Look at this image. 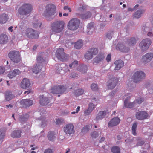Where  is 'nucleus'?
<instances>
[{
    "label": "nucleus",
    "mask_w": 153,
    "mask_h": 153,
    "mask_svg": "<svg viewBox=\"0 0 153 153\" xmlns=\"http://www.w3.org/2000/svg\"><path fill=\"white\" fill-rule=\"evenodd\" d=\"M131 96V94L129 93H127L123 97V98L125 99L124 102V105L126 108H131L133 107L136 106L137 104H141L143 101V99L140 98L136 99L135 101L132 102H129V100Z\"/></svg>",
    "instance_id": "1"
},
{
    "label": "nucleus",
    "mask_w": 153,
    "mask_h": 153,
    "mask_svg": "<svg viewBox=\"0 0 153 153\" xmlns=\"http://www.w3.org/2000/svg\"><path fill=\"white\" fill-rule=\"evenodd\" d=\"M44 60L41 56H38L37 58V61L38 63V64L35 65L33 68L29 67H26L25 68V70L26 71L28 72L29 73L31 72L32 71L36 74L38 73L41 71L42 68V65L40 64V63L43 62Z\"/></svg>",
    "instance_id": "2"
},
{
    "label": "nucleus",
    "mask_w": 153,
    "mask_h": 153,
    "mask_svg": "<svg viewBox=\"0 0 153 153\" xmlns=\"http://www.w3.org/2000/svg\"><path fill=\"white\" fill-rule=\"evenodd\" d=\"M142 30L144 34L146 33L147 35L150 37L153 36V20L150 22H147L143 24Z\"/></svg>",
    "instance_id": "3"
},
{
    "label": "nucleus",
    "mask_w": 153,
    "mask_h": 153,
    "mask_svg": "<svg viewBox=\"0 0 153 153\" xmlns=\"http://www.w3.org/2000/svg\"><path fill=\"white\" fill-rule=\"evenodd\" d=\"M64 25L65 23L63 21H56L52 24L51 30L54 33H60L63 30Z\"/></svg>",
    "instance_id": "4"
},
{
    "label": "nucleus",
    "mask_w": 153,
    "mask_h": 153,
    "mask_svg": "<svg viewBox=\"0 0 153 153\" xmlns=\"http://www.w3.org/2000/svg\"><path fill=\"white\" fill-rule=\"evenodd\" d=\"M32 10V6L30 4L24 3L22 5L18 10L20 15H27L30 14Z\"/></svg>",
    "instance_id": "5"
},
{
    "label": "nucleus",
    "mask_w": 153,
    "mask_h": 153,
    "mask_svg": "<svg viewBox=\"0 0 153 153\" xmlns=\"http://www.w3.org/2000/svg\"><path fill=\"white\" fill-rule=\"evenodd\" d=\"M80 22V21L78 19L76 18H72L69 21L67 27L71 30H75L79 27Z\"/></svg>",
    "instance_id": "6"
},
{
    "label": "nucleus",
    "mask_w": 153,
    "mask_h": 153,
    "mask_svg": "<svg viewBox=\"0 0 153 153\" xmlns=\"http://www.w3.org/2000/svg\"><path fill=\"white\" fill-rule=\"evenodd\" d=\"M55 6L52 4H49L46 5L43 16L48 20H50L49 16L53 15L55 11Z\"/></svg>",
    "instance_id": "7"
},
{
    "label": "nucleus",
    "mask_w": 153,
    "mask_h": 153,
    "mask_svg": "<svg viewBox=\"0 0 153 153\" xmlns=\"http://www.w3.org/2000/svg\"><path fill=\"white\" fill-rule=\"evenodd\" d=\"M8 56L10 59L15 63H18L21 60L19 52L16 51H10L8 54Z\"/></svg>",
    "instance_id": "8"
},
{
    "label": "nucleus",
    "mask_w": 153,
    "mask_h": 153,
    "mask_svg": "<svg viewBox=\"0 0 153 153\" xmlns=\"http://www.w3.org/2000/svg\"><path fill=\"white\" fill-rule=\"evenodd\" d=\"M151 44L150 39L146 38L143 39L140 43L139 47L143 51H145L148 49Z\"/></svg>",
    "instance_id": "9"
},
{
    "label": "nucleus",
    "mask_w": 153,
    "mask_h": 153,
    "mask_svg": "<svg viewBox=\"0 0 153 153\" xmlns=\"http://www.w3.org/2000/svg\"><path fill=\"white\" fill-rule=\"evenodd\" d=\"M25 34L27 37L29 38L36 39L39 37L38 32L31 28H28L25 31Z\"/></svg>",
    "instance_id": "10"
},
{
    "label": "nucleus",
    "mask_w": 153,
    "mask_h": 153,
    "mask_svg": "<svg viewBox=\"0 0 153 153\" xmlns=\"http://www.w3.org/2000/svg\"><path fill=\"white\" fill-rule=\"evenodd\" d=\"M145 74L142 71H139L135 72L132 76V79L135 82H138L143 79Z\"/></svg>",
    "instance_id": "11"
},
{
    "label": "nucleus",
    "mask_w": 153,
    "mask_h": 153,
    "mask_svg": "<svg viewBox=\"0 0 153 153\" xmlns=\"http://www.w3.org/2000/svg\"><path fill=\"white\" fill-rule=\"evenodd\" d=\"M152 112L153 111H152L150 114H148L145 111H138L136 114V117L137 119L139 120L149 119Z\"/></svg>",
    "instance_id": "12"
},
{
    "label": "nucleus",
    "mask_w": 153,
    "mask_h": 153,
    "mask_svg": "<svg viewBox=\"0 0 153 153\" xmlns=\"http://www.w3.org/2000/svg\"><path fill=\"white\" fill-rule=\"evenodd\" d=\"M64 50L63 48H59L57 50L56 53V56L58 59L63 61L66 60L68 56L64 53Z\"/></svg>",
    "instance_id": "13"
},
{
    "label": "nucleus",
    "mask_w": 153,
    "mask_h": 153,
    "mask_svg": "<svg viewBox=\"0 0 153 153\" xmlns=\"http://www.w3.org/2000/svg\"><path fill=\"white\" fill-rule=\"evenodd\" d=\"M98 52V50L96 48H92L87 51L85 54V58L88 60L91 59L94 55L97 54Z\"/></svg>",
    "instance_id": "14"
},
{
    "label": "nucleus",
    "mask_w": 153,
    "mask_h": 153,
    "mask_svg": "<svg viewBox=\"0 0 153 153\" xmlns=\"http://www.w3.org/2000/svg\"><path fill=\"white\" fill-rule=\"evenodd\" d=\"M63 130L66 134H71L74 132V125L72 123L67 124L64 126Z\"/></svg>",
    "instance_id": "15"
},
{
    "label": "nucleus",
    "mask_w": 153,
    "mask_h": 153,
    "mask_svg": "<svg viewBox=\"0 0 153 153\" xmlns=\"http://www.w3.org/2000/svg\"><path fill=\"white\" fill-rule=\"evenodd\" d=\"M65 87L62 85H60L54 87L51 89V92L55 94H61L65 90Z\"/></svg>",
    "instance_id": "16"
},
{
    "label": "nucleus",
    "mask_w": 153,
    "mask_h": 153,
    "mask_svg": "<svg viewBox=\"0 0 153 153\" xmlns=\"http://www.w3.org/2000/svg\"><path fill=\"white\" fill-rule=\"evenodd\" d=\"M127 45H128L126 43H119L116 46V49L119 50L123 53H127L130 50L129 48L126 46Z\"/></svg>",
    "instance_id": "17"
},
{
    "label": "nucleus",
    "mask_w": 153,
    "mask_h": 153,
    "mask_svg": "<svg viewBox=\"0 0 153 153\" xmlns=\"http://www.w3.org/2000/svg\"><path fill=\"white\" fill-rule=\"evenodd\" d=\"M21 71L18 69H15L9 71L7 74V76L10 79L14 78L17 75H20Z\"/></svg>",
    "instance_id": "18"
},
{
    "label": "nucleus",
    "mask_w": 153,
    "mask_h": 153,
    "mask_svg": "<svg viewBox=\"0 0 153 153\" xmlns=\"http://www.w3.org/2000/svg\"><path fill=\"white\" fill-rule=\"evenodd\" d=\"M118 80L117 78L113 77L109 79L108 82V88L109 89L113 88L116 85Z\"/></svg>",
    "instance_id": "19"
},
{
    "label": "nucleus",
    "mask_w": 153,
    "mask_h": 153,
    "mask_svg": "<svg viewBox=\"0 0 153 153\" xmlns=\"http://www.w3.org/2000/svg\"><path fill=\"white\" fill-rule=\"evenodd\" d=\"M153 58V53H148L143 56L142 57V61L145 64H146L150 62Z\"/></svg>",
    "instance_id": "20"
},
{
    "label": "nucleus",
    "mask_w": 153,
    "mask_h": 153,
    "mask_svg": "<svg viewBox=\"0 0 153 153\" xmlns=\"http://www.w3.org/2000/svg\"><path fill=\"white\" fill-rule=\"evenodd\" d=\"M120 120L118 117H115L111 119L108 122V125L109 127H113L116 126L119 124Z\"/></svg>",
    "instance_id": "21"
},
{
    "label": "nucleus",
    "mask_w": 153,
    "mask_h": 153,
    "mask_svg": "<svg viewBox=\"0 0 153 153\" xmlns=\"http://www.w3.org/2000/svg\"><path fill=\"white\" fill-rule=\"evenodd\" d=\"M30 85L29 80L27 78H24L21 83V87L23 89H25L29 88Z\"/></svg>",
    "instance_id": "22"
},
{
    "label": "nucleus",
    "mask_w": 153,
    "mask_h": 153,
    "mask_svg": "<svg viewBox=\"0 0 153 153\" xmlns=\"http://www.w3.org/2000/svg\"><path fill=\"white\" fill-rule=\"evenodd\" d=\"M104 53H100L94 59L93 63H98L102 60L105 58Z\"/></svg>",
    "instance_id": "23"
},
{
    "label": "nucleus",
    "mask_w": 153,
    "mask_h": 153,
    "mask_svg": "<svg viewBox=\"0 0 153 153\" xmlns=\"http://www.w3.org/2000/svg\"><path fill=\"white\" fill-rule=\"evenodd\" d=\"M21 103L23 107H27L31 105L33 103V102L30 99H24L21 101Z\"/></svg>",
    "instance_id": "24"
},
{
    "label": "nucleus",
    "mask_w": 153,
    "mask_h": 153,
    "mask_svg": "<svg viewBox=\"0 0 153 153\" xmlns=\"http://www.w3.org/2000/svg\"><path fill=\"white\" fill-rule=\"evenodd\" d=\"M145 11V10L144 9H140L137 10L134 12L132 15V17L133 18L136 19H139L142 16V15L143 13Z\"/></svg>",
    "instance_id": "25"
},
{
    "label": "nucleus",
    "mask_w": 153,
    "mask_h": 153,
    "mask_svg": "<svg viewBox=\"0 0 153 153\" xmlns=\"http://www.w3.org/2000/svg\"><path fill=\"white\" fill-rule=\"evenodd\" d=\"M114 64L115 66L114 70H119L124 66V62L121 60L116 61Z\"/></svg>",
    "instance_id": "26"
},
{
    "label": "nucleus",
    "mask_w": 153,
    "mask_h": 153,
    "mask_svg": "<svg viewBox=\"0 0 153 153\" xmlns=\"http://www.w3.org/2000/svg\"><path fill=\"white\" fill-rule=\"evenodd\" d=\"M39 98V102L41 105H46L49 102L47 97H44L43 95H42L40 96Z\"/></svg>",
    "instance_id": "27"
},
{
    "label": "nucleus",
    "mask_w": 153,
    "mask_h": 153,
    "mask_svg": "<svg viewBox=\"0 0 153 153\" xmlns=\"http://www.w3.org/2000/svg\"><path fill=\"white\" fill-rule=\"evenodd\" d=\"M9 17L8 15L3 13L0 15V24H3L6 22L8 20Z\"/></svg>",
    "instance_id": "28"
},
{
    "label": "nucleus",
    "mask_w": 153,
    "mask_h": 153,
    "mask_svg": "<svg viewBox=\"0 0 153 153\" xmlns=\"http://www.w3.org/2000/svg\"><path fill=\"white\" fill-rule=\"evenodd\" d=\"M14 97V95L12 94L11 91H8L5 92V99L7 101H10Z\"/></svg>",
    "instance_id": "29"
},
{
    "label": "nucleus",
    "mask_w": 153,
    "mask_h": 153,
    "mask_svg": "<svg viewBox=\"0 0 153 153\" xmlns=\"http://www.w3.org/2000/svg\"><path fill=\"white\" fill-rule=\"evenodd\" d=\"M94 23L91 22L88 24L87 26V33L88 34H91L92 33L94 30Z\"/></svg>",
    "instance_id": "30"
},
{
    "label": "nucleus",
    "mask_w": 153,
    "mask_h": 153,
    "mask_svg": "<svg viewBox=\"0 0 153 153\" xmlns=\"http://www.w3.org/2000/svg\"><path fill=\"white\" fill-rule=\"evenodd\" d=\"M8 40L7 36L5 34H2L0 36V44H4L7 43Z\"/></svg>",
    "instance_id": "31"
},
{
    "label": "nucleus",
    "mask_w": 153,
    "mask_h": 153,
    "mask_svg": "<svg viewBox=\"0 0 153 153\" xmlns=\"http://www.w3.org/2000/svg\"><path fill=\"white\" fill-rule=\"evenodd\" d=\"M106 114L105 111H100L97 114L96 117V120L98 121L104 118Z\"/></svg>",
    "instance_id": "32"
},
{
    "label": "nucleus",
    "mask_w": 153,
    "mask_h": 153,
    "mask_svg": "<svg viewBox=\"0 0 153 153\" xmlns=\"http://www.w3.org/2000/svg\"><path fill=\"white\" fill-rule=\"evenodd\" d=\"M21 132L19 130H16L13 132L11 134V137L13 138H19L21 136Z\"/></svg>",
    "instance_id": "33"
},
{
    "label": "nucleus",
    "mask_w": 153,
    "mask_h": 153,
    "mask_svg": "<svg viewBox=\"0 0 153 153\" xmlns=\"http://www.w3.org/2000/svg\"><path fill=\"white\" fill-rule=\"evenodd\" d=\"M83 44L82 40H79L75 43L74 47L76 49H80L83 46Z\"/></svg>",
    "instance_id": "34"
},
{
    "label": "nucleus",
    "mask_w": 153,
    "mask_h": 153,
    "mask_svg": "<svg viewBox=\"0 0 153 153\" xmlns=\"http://www.w3.org/2000/svg\"><path fill=\"white\" fill-rule=\"evenodd\" d=\"M136 39L134 38L128 39L127 40V44L129 46H131L135 45L136 43Z\"/></svg>",
    "instance_id": "35"
},
{
    "label": "nucleus",
    "mask_w": 153,
    "mask_h": 153,
    "mask_svg": "<svg viewBox=\"0 0 153 153\" xmlns=\"http://www.w3.org/2000/svg\"><path fill=\"white\" fill-rule=\"evenodd\" d=\"M87 69V66L85 65H82L78 67V70L80 72L84 73H85Z\"/></svg>",
    "instance_id": "36"
},
{
    "label": "nucleus",
    "mask_w": 153,
    "mask_h": 153,
    "mask_svg": "<svg viewBox=\"0 0 153 153\" xmlns=\"http://www.w3.org/2000/svg\"><path fill=\"white\" fill-rule=\"evenodd\" d=\"M55 134L53 132L51 131L48 132V137L50 140L53 141L56 139Z\"/></svg>",
    "instance_id": "37"
},
{
    "label": "nucleus",
    "mask_w": 153,
    "mask_h": 153,
    "mask_svg": "<svg viewBox=\"0 0 153 153\" xmlns=\"http://www.w3.org/2000/svg\"><path fill=\"white\" fill-rule=\"evenodd\" d=\"M42 23L38 19H36L33 22V27L36 28L40 27Z\"/></svg>",
    "instance_id": "38"
},
{
    "label": "nucleus",
    "mask_w": 153,
    "mask_h": 153,
    "mask_svg": "<svg viewBox=\"0 0 153 153\" xmlns=\"http://www.w3.org/2000/svg\"><path fill=\"white\" fill-rule=\"evenodd\" d=\"M137 123L136 122L134 123L132 126V134L134 135H135L136 134V129L137 128Z\"/></svg>",
    "instance_id": "39"
},
{
    "label": "nucleus",
    "mask_w": 153,
    "mask_h": 153,
    "mask_svg": "<svg viewBox=\"0 0 153 153\" xmlns=\"http://www.w3.org/2000/svg\"><path fill=\"white\" fill-rule=\"evenodd\" d=\"M91 13L89 12H88L84 14H82L81 16V17L82 18L85 19L89 18L91 16Z\"/></svg>",
    "instance_id": "40"
},
{
    "label": "nucleus",
    "mask_w": 153,
    "mask_h": 153,
    "mask_svg": "<svg viewBox=\"0 0 153 153\" xmlns=\"http://www.w3.org/2000/svg\"><path fill=\"white\" fill-rule=\"evenodd\" d=\"M100 134V132L95 131L91 133V135L92 138H96Z\"/></svg>",
    "instance_id": "41"
},
{
    "label": "nucleus",
    "mask_w": 153,
    "mask_h": 153,
    "mask_svg": "<svg viewBox=\"0 0 153 153\" xmlns=\"http://www.w3.org/2000/svg\"><path fill=\"white\" fill-rule=\"evenodd\" d=\"M120 149L117 146H114L112 148L111 151L113 153H120Z\"/></svg>",
    "instance_id": "42"
},
{
    "label": "nucleus",
    "mask_w": 153,
    "mask_h": 153,
    "mask_svg": "<svg viewBox=\"0 0 153 153\" xmlns=\"http://www.w3.org/2000/svg\"><path fill=\"white\" fill-rule=\"evenodd\" d=\"M84 92V91L83 90L80 89L76 90L75 91V93L76 96H79L83 94Z\"/></svg>",
    "instance_id": "43"
},
{
    "label": "nucleus",
    "mask_w": 153,
    "mask_h": 153,
    "mask_svg": "<svg viewBox=\"0 0 153 153\" xmlns=\"http://www.w3.org/2000/svg\"><path fill=\"white\" fill-rule=\"evenodd\" d=\"M90 128V126L86 125L82 128V131L83 133L86 132L88 131Z\"/></svg>",
    "instance_id": "44"
},
{
    "label": "nucleus",
    "mask_w": 153,
    "mask_h": 153,
    "mask_svg": "<svg viewBox=\"0 0 153 153\" xmlns=\"http://www.w3.org/2000/svg\"><path fill=\"white\" fill-rule=\"evenodd\" d=\"M78 64V62L77 61H74L71 63L69 65V67L71 68H73L76 67Z\"/></svg>",
    "instance_id": "45"
},
{
    "label": "nucleus",
    "mask_w": 153,
    "mask_h": 153,
    "mask_svg": "<svg viewBox=\"0 0 153 153\" xmlns=\"http://www.w3.org/2000/svg\"><path fill=\"white\" fill-rule=\"evenodd\" d=\"M5 136L4 132L1 131L0 130V144H1L3 141V139Z\"/></svg>",
    "instance_id": "46"
},
{
    "label": "nucleus",
    "mask_w": 153,
    "mask_h": 153,
    "mask_svg": "<svg viewBox=\"0 0 153 153\" xmlns=\"http://www.w3.org/2000/svg\"><path fill=\"white\" fill-rule=\"evenodd\" d=\"M63 122V120L62 119L59 118L56 119V124L57 125H60L62 124Z\"/></svg>",
    "instance_id": "47"
},
{
    "label": "nucleus",
    "mask_w": 153,
    "mask_h": 153,
    "mask_svg": "<svg viewBox=\"0 0 153 153\" xmlns=\"http://www.w3.org/2000/svg\"><path fill=\"white\" fill-rule=\"evenodd\" d=\"M29 117L28 114H26L24 116L21 117L20 118V121L22 122L23 121H26V120Z\"/></svg>",
    "instance_id": "48"
},
{
    "label": "nucleus",
    "mask_w": 153,
    "mask_h": 153,
    "mask_svg": "<svg viewBox=\"0 0 153 153\" xmlns=\"http://www.w3.org/2000/svg\"><path fill=\"white\" fill-rule=\"evenodd\" d=\"M135 85L134 84L132 83L128 85V89L130 91H131L133 90L135 88Z\"/></svg>",
    "instance_id": "49"
},
{
    "label": "nucleus",
    "mask_w": 153,
    "mask_h": 153,
    "mask_svg": "<svg viewBox=\"0 0 153 153\" xmlns=\"http://www.w3.org/2000/svg\"><path fill=\"white\" fill-rule=\"evenodd\" d=\"M91 88L93 90L96 91L98 87L97 84H93L91 85Z\"/></svg>",
    "instance_id": "50"
},
{
    "label": "nucleus",
    "mask_w": 153,
    "mask_h": 153,
    "mask_svg": "<svg viewBox=\"0 0 153 153\" xmlns=\"http://www.w3.org/2000/svg\"><path fill=\"white\" fill-rule=\"evenodd\" d=\"M19 27L21 28H24L26 26V24H25L24 22H21L19 23Z\"/></svg>",
    "instance_id": "51"
},
{
    "label": "nucleus",
    "mask_w": 153,
    "mask_h": 153,
    "mask_svg": "<svg viewBox=\"0 0 153 153\" xmlns=\"http://www.w3.org/2000/svg\"><path fill=\"white\" fill-rule=\"evenodd\" d=\"M91 109H90L88 108V109L86 110L85 111V115H89L92 111Z\"/></svg>",
    "instance_id": "52"
},
{
    "label": "nucleus",
    "mask_w": 153,
    "mask_h": 153,
    "mask_svg": "<svg viewBox=\"0 0 153 153\" xmlns=\"http://www.w3.org/2000/svg\"><path fill=\"white\" fill-rule=\"evenodd\" d=\"M41 126L42 127H45L47 125L46 121L45 120H42Z\"/></svg>",
    "instance_id": "53"
},
{
    "label": "nucleus",
    "mask_w": 153,
    "mask_h": 153,
    "mask_svg": "<svg viewBox=\"0 0 153 153\" xmlns=\"http://www.w3.org/2000/svg\"><path fill=\"white\" fill-rule=\"evenodd\" d=\"M64 64H62L61 66H62V67L64 66ZM65 67L63 68V70L66 72H67L69 71V70L68 69V66L67 65H65Z\"/></svg>",
    "instance_id": "54"
},
{
    "label": "nucleus",
    "mask_w": 153,
    "mask_h": 153,
    "mask_svg": "<svg viewBox=\"0 0 153 153\" xmlns=\"http://www.w3.org/2000/svg\"><path fill=\"white\" fill-rule=\"evenodd\" d=\"M95 108L94 104L93 103H90L89 104V105L88 108L90 109H91L92 110Z\"/></svg>",
    "instance_id": "55"
},
{
    "label": "nucleus",
    "mask_w": 153,
    "mask_h": 153,
    "mask_svg": "<svg viewBox=\"0 0 153 153\" xmlns=\"http://www.w3.org/2000/svg\"><path fill=\"white\" fill-rule=\"evenodd\" d=\"M5 71V68L3 67L0 66V74H3Z\"/></svg>",
    "instance_id": "56"
},
{
    "label": "nucleus",
    "mask_w": 153,
    "mask_h": 153,
    "mask_svg": "<svg viewBox=\"0 0 153 153\" xmlns=\"http://www.w3.org/2000/svg\"><path fill=\"white\" fill-rule=\"evenodd\" d=\"M64 10L66 11L68 10L69 12H70L71 10V8L68 6H65L63 8Z\"/></svg>",
    "instance_id": "57"
},
{
    "label": "nucleus",
    "mask_w": 153,
    "mask_h": 153,
    "mask_svg": "<svg viewBox=\"0 0 153 153\" xmlns=\"http://www.w3.org/2000/svg\"><path fill=\"white\" fill-rule=\"evenodd\" d=\"M111 55L110 54H108L106 57V60L108 62H109L111 61Z\"/></svg>",
    "instance_id": "58"
},
{
    "label": "nucleus",
    "mask_w": 153,
    "mask_h": 153,
    "mask_svg": "<svg viewBox=\"0 0 153 153\" xmlns=\"http://www.w3.org/2000/svg\"><path fill=\"white\" fill-rule=\"evenodd\" d=\"M78 76V74H77L76 73H73L71 74L70 77L73 78H75L77 76Z\"/></svg>",
    "instance_id": "59"
},
{
    "label": "nucleus",
    "mask_w": 153,
    "mask_h": 153,
    "mask_svg": "<svg viewBox=\"0 0 153 153\" xmlns=\"http://www.w3.org/2000/svg\"><path fill=\"white\" fill-rule=\"evenodd\" d=\"M112 34L111 33H108L106 35V37L107 38L110 39L112 38Z\"/></svg>",
    "instance_id": "60"
},
{
    "label": "nucleus",
    "mask_w": 153,
    "mask_h": 153,
    "mask_svg": "<svg viewBox=\"0 0 153 153\" xmlns=\"http://www.w3.org/2000/svg\"><path fill=\"white\" fill-rule=\"evenodd\" d=\"M72 44V42H68V43L67 42L65 43V46L67 48H69L71 46Z\"/></svg>",
    "instance_id": "61"
},
{
    "label": "nucleus",
    "mask_w": 153,
    "mask_h": 153,
    "mask_svg": "<svg viewBox=\"0 0 153 153\" xmlns=\"http://www.w3.org/2000/svg\"><path fill=\"white\" fill-rule=\"evenodd\" d=\"M53 151L50 149H46L44 152V153H53Z\"/></svg>",
    "instance_id": "62"
},
{
    "label": "nucleus",
    "mask_w": 153,
    "mask_h": 153,
    "mask_svg": "<svg viewBox=\"0 0 153 153\" xmlns=\"http://www.w3.org/2000/svg\"><path fill=\"white\" fill-rule=\"evenodd\" d=\"M13 107V106L12 105L9 104L8 105H6V108L7 109H10L12 108Z\"/></svg>",
    "instance_id": "63"
},
{
    "label": "nucleus",
    "mask_w": 153,
    "mask_h": 153,
    "mask_svg": "<svg viewBox=\"0 0 153 153\" xmlns=\"http://www.w3.org/2000/svg\"><path fill=\"white\" fill-rule=\"evenodd\" d=\"M149 92L150 94L153 95V88H150L149 90Z\"/></svg>",
    "instance_id": "64"
}]
</instances>
